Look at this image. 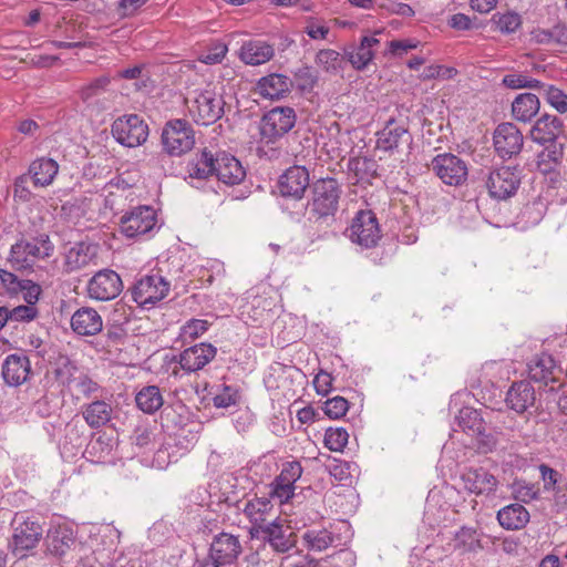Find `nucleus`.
<instances>
[{
  "mask_svg": "<svg viewBox=\"0 0 567 567\" xmlns=\"http://www.w3.org/2000/svg\"><path fill=\"white\" fill-rule=\"evenodd\" d=\"M30 370L28 357L13 353L8 355L2 364V377L8 385L19 386L28 380Z\"/></svg>",
  "mask_w": 567,
  "mask_h": 567,
  "instance_id": "5701e85b",
  "label": "nucleus"
},
{
  "mask_svg": "<svg viewBox=\"0 0 567 567\" xmlns=\"http://www.w3.org/2000/svg\"><path fill=\"white\" fill-rule=\"evenodd\" d=\"M492 21L496 24L497 30L505 34L514 33L522 25V17L514 11L497 12L492 17Z\"/></svg>",
  "mask_w": 567,
  "mask_h": 567,
  "instance_id": "49530a36",
  "label": "nucleus"
},
{
  "mask_svg": "<svg viewBox=\"0 0 567 567\" xmlns=\"http://www.w3.org/2000/svg\"><path fill=\"white\" fill-rule=\"evenodd\" d=\"M172 463V455L168 451V447L162 446L159 447L153 457V465L158 470L166 468Z\"/></svg>",
  "mask_w": 567,
  "mask_h": 567,
  "instance_id": "338daca9",
  "label": "nucleus"
},
{
  "mask_svg": "<svg viewBox=\"0 0 567 567\" xmlns=\"http://www.w3.org/2000/svg\"><path fill=\"white\" fill-rule=\"evenodd\" d=\"M493 143L499 157L511 158L522 151L524 137L513 123H502L494 131Z\"/></svg>",
  "mask_w": 567,
  "mask_h": 567,
  "instance_id": "f3484780",
  "label": "nucleus"
},
{
  "mask_svg": "<svg viewBox=\"0 0 567 567\" xmlns=\"http://www.w3.org/2000/svg\"><path fill=\"white\" fill-rule=\"evenodd\" d=\"M275 55V49L261 40L245 42L239 52L240 60L248 65H260L270 61Z\"/></svg>",
  "mask_w": 567,
  "mask_h": 567,
  "instance_id": "c756f323",
  "label": "nucleus"
},
{
  "mask_svg": "<svg viewBox=\"0 0 567 567\" xmlns=\"http://www.w3.org/2000/svg\"><path fill=\"white\" fill-rule=\"evenodd\" d=\"M241 550L239 537L223 532L213 537L208 553L216 559L217 564L226 566L234 564Z\"/></svg>",
  "mask_w": 567,
  "mask_h": 567,
  "instance_id": "6ab92c4d",
  "label": "nucleus"
},
{
  "mask_svg": "<svg viewBox=\"0 0 567 567\" xmlns=\"http://www.w3.org/2000/svg\"><path fill=\"white\" fill-rule=\"evenodd\" d=\"M539 105V100L535 94H519L512 103L513 117L519 122H529L538 113Z\"/></svg>",
  "mask_w": 567,
  "mask_h": 567,
  "instance_id": "c9c22d12",
  "label": "nucleus"
},
{
  "mask_svg": "<svg viewBox=\"0 0 567 567\" xmlns=\"http://www.w3.org/2000/svg\"><path fill=\"white\" fill-rule=\"evenodd\" d=\"M303 547L309 551H323L341 545L340 537L330 528H310L302 533Z\"/></svg>",
  "mask_w": 567,
  "mask_h": 567,
  "instance_id": "a878e982",
  "label": "nucleus"
},
{
  "mask_svg": "<svg viewBox=\"0 0 567 567\" xmlns=\"http://www.w3.org/2000/svg\"><path fill=\"white\" fill-rule=\"evenodd\" d=\"M71 327L79 336H95L102 330L103 321L95 309L83 307L73 313Z\"/></svg>",
  "mask_w": 567,
  "mask_h": 567,
  "instance_id": "bb28decb",
  "label": "nucleus"
},
{
  "mask_svg": "<svg viewBox=\"0 0 567 567\" xmlns=\"http://www.w3.org/2000/svg\"><path fill=\"white\" fill-rule=\"evenodd\" d=\"M147 0H121L120 10L123 17L132 16L140 9Z\"/></svg>",
  "mask_w": 567,
  "mask_h": 567,
  "instance_id": "774afa93",
  "label": "nucleus"
},
{
  "mask_svg": "<svg viewBox=\"0 0 567 567\" xmlns=\"http://www.w3.org/2000/svg\"><path fill=\"white\" fill-rule=\"evenodd\" d=\"M349 409L348 401L342 396H334L331 399H328L324 403V413L330 419H339L343 416Z\"/></svg>",
  "mask_w": 567,
  "mask_h": 567,
  "instance_id": "bf43d9fd",
  "label": "nucleus"
},
{
  "mask_svg": "<svg viewBox=\"0 0 567 567\" xmlns=\"http://www.w3.org/2000/svg\"><path fill=\"white\" fill-rule=\"evenodd\" d=\"M301 475L302 466L299 462L292 461L285 463L280 474L270 485V497L278 499L279 504L289 502L295 495V484Z\"/></svg>",
  "mask_w": 567,
  "mask_h": 567,
  "instance_id": "4468645a",
  "label": "nucleus"
},
{
  "mask_svg": "<svg viewBox=\"0 0 567 567\" xmlns=\"http://www.w3.org/2000/svg\"><path fill=\"white\" fill-rule=\"evenodd\" d=\"M291 85L292 82L288 76L272 73L257 82L256 91L265 99L279 100L290 91Z\"/></svg>",
  "mask_w": 567,
  "mask_h": 567,
  "instance_id": "c85d7f7f",
  "label": "nucleus"
},
{
  "mask_svg": "<svg viewBox=\"0 0 567 567\" xmlns=\"http://www.w3.org/2000/svg\"><path fill=\"white\" fill-rule=\"evenodd\" d=\"M185 103L189 116L200 125H210L224 114L225 101L216 87L210 84L189 92Z\"/></svg>",
  "mask_w": 567,
  "mask_h": 567,
  "instance_id": "f257e3e1",
  "label": "nucleus"
},
{
  "mask_svg": "<svg viewBox=\"0 0 567 567\" xmlns=\"http://www.w3.org/2000/svg\"><path fill=\"white\" fill-rule=\"evenodd\" d=\"M70 389L75 391L78 394L90 396L99 390V385L85 373H82L81 375L76 377V380H73V384L70 386Z\"/></svg>",
  "mask_w": 567,
  "mask_h": 567,
  "instance_id": "052dcab7",
  "label": "nucleus"
},
{
  "mask_svg": "<svg viewBox=\"0 0 567 567\" xmlns=\"http://www.w3.org/2000/svg\"><path fill=\"white\" fill-rule=\"evenodd\" d=\"M135 401L137 408L147 414L155 413L164 403L161 390L156 385H146L142 388L137 392Z\"/></svg>",
  "mask_w": 567,
  "mask_h": 567,
  "instance_id": "ea45409f",
  "label": "nucleus"
},
{
  "mask_svg": "<svg viewBox=\"0 0 567 567\" xmlns=\"http://www.w3.org/2000/svg\"><path fill=\"white\" fill-rule=\"evenodd\" d=\"M53 247L48 237L33 238L12 246L10 261L17 269L30 268L38 259L49 257Z\"/></svg>",
  "mask_w": 567,
  "mask_h": 567,
  "instance_id": "1a4fd4ad",
  "label": "nucleus"
},
{
  "mask_svg": "<svg viewBox=\"0 0 567 567\" xmlns=\"http://www.w3.org/2000/svg\"><path fill=\"white\" fill-rule=\"evenodd\" d=\"M38 315L35 306L21 305L10 309L11 322H29Z\"/></svg>",
  "mask_w": 567,
  "mask_h": 567,
  "instance_id": "e2e57ef3",
  "label": "nucleus"
},
{
  "mask_svg": "<svg viewBox=\"0 0 567 567\" xmlns=\"http://www.w3.org/2000/svg\"><path fill=\"white\" fill-rule=\"evenodd\" d=\"M123 290L121 277L111 269L97 271L87 282L86 291L91 299L109 301L115 299Z\"/></svg>",
  "mask_w": 567,
  "mask_h": 567,
  "instance_id": "f8f14e48",
  "label": "nucleus"
},
{
  "mask_svg": "<svg viewBox=\"0 0 567 567\" xmlns=\"http://www.w3.org/2000/svg\"><path fill=\"white\" fill-rule=\"evenodd\" d=\"M243 512L251 524L250 534L252 537H259L260 532L267 527L269 522L279 517L271 499L267 497H255L247 501Z\"/></svg>",
  "mask_w": 567,
  "mask_h": 567,
  "instance_id": "dca6fc26",
  "label": "nucleus"
},
{
  "mask_svg": "<svg viewBox=\"0 0 567 567\" xmlns=\"http://www.w3.org/2000/svg\"><path fill=\"white\" fill-rule=\"evenodd\" d=\"M457 419L458 425L464 431L471 432L472 435H481L485 431L481 414L472 408L462 409Z\"/></svg>",
  "mask_w": 567,
  "mask_h": 567,
  "instance_id": "37998d69",
  "label": "nucleus"
},
{
  "mask_svg": "<svg viewBox=\"0 0 567 567\" xmlns=\"http://www.w3.org/2000/svg\"><path fill=\"white\" fill-rule=\"evenodd\" d=\"M349 238L363 248L374 247L381 238V230L371 210H360L352 220Z\"/></svg>",
  "mask_w": 567,
  "mask_h": 567,
  "instance_id": "9d476101",
  "label": "nucleus"
},
{
  "mask_svg": "<svg viewBox=\"0 0 567 567\" xmlns=\"http://www.w3.org/2000/svg\"><path fill=\"white\" fill-rule=\"evenodd\" d=\"M210 323L204 319H190L182 328L179 337L183 342L193 341L203 336L209 328Z\"/></svg>",
  "mask_w": 567,
  "mask_h": 567,
  "instance_id": "3c124183",
  "label": "nucleus"
},
{
  "mask_svg": "<svg viewBox=\"0 0 567 567\" xmlns=\"http://www.w3.org/2000/svg\"><path fill=\"white\" fill-rule=\"evenodd\" d=\"M332 377L328 372H320L313 380V385L318 394L327 395L331 390Z\"/></svg>",
  "mask_w": 567,
  "mask_h": 567,
  "instance_id": "69168bd1",
  "label": "nucleus"
},
{
  "mask_svg": "<svg viewBox=\"0 0 567 567\" xmlns=\"http://www.w3.org/2000/svg\"><path fill=\"white\" fill-rule=\"evenodd\" d=\"M171 288V284L161 275H146L140 278L132 287L133 300L144 307L150 308L163 300Z\"/></svg>",
  "mask_w": 567,
  "mask_h": 567,
  "instance_id": "423d86ee",
  "label": "nucleus"
},
{
  "mask_svg": "<svg viewBox=\"0 0 567 567\" xmlns=\"http://www.w3.org/2000/svg\"><path fill=\"white\" fill-rule=\"evenodd\" d=\"M512 488L514 497L524 503L535 499L538 495V488L534 484L524 481L514 482Z\"/></svg>",
  "mask_w": 567,
  "mask_h": 567,
  "instance_id": "4d7b16f0",
  "label": "nucleus"
},
{
  "mask_svg": "<svg viewBox=\"0 0 567 567\" xmlns=\"http://www.w3.org/2000/svg\"><path fill=\"white\" fill-rule=\"evenodd\" d=\"M111 133L121 145L136 147L146 142L148 125L138 115L126 114L113 122Z\"/></svg>",
  "mask_w": 567,
  "mask_h": 567,
  "instance_id": "20e7f679",
  "label": "nucleus"
},
{
  "mask_svg": "<svg viewBox=\"0 0 567 567\" xmlns=\"http://www.w3.org/2000/svg\"><path fill=\"white\" fill-rule=\"evenodd\" d=\"M216 176L226 185H237L246 176L240 162L229 154H218L216 157Z\"/></svg>",
  "mask_w": 567,
  "mask_h": 567,
  "instance_id": "cd10ccee",
  "label": "nucleus"
},
{
  "mask_svg": "<svg viewBox=\"0 0 567 567\" xmlns=\"http://www.w3.org/2000/svg\"><path fill=\"white\" fill-rule=\"evenodd\" d=\"M109 84L110 78L106 75H102L91 81L89 84L84 85L80 91L82 100L87 101L94 96L100 95L102 92L105 91Z\"/></svg>",
  "mask_w": 567,
  "mask_h": 567,
  "instance_id": "13d9d810",
  "label": "nucleus"
},
{
  "mask_svg": "<svg viewBox=\"0 0 567 567\" xmlns=\"http://www.w3.org/2000/svg\"><path fill=\"white\" fill-rule=\"evenodd\" d=\"M228 52V48L223 42H214L206 51L199 55V61L205 64H217L223 61Z\"/></svg>",
  "mask_w": 567,
  "mask_h": 567,
  "instance_id": "5fc2aeb1",
  "label": "nucleus"
},
{
  "mask_svg": "<svg viewBox=\"0 0 567 567\" xmlns=\"http://www.w3.org/2000/svg\"><path fill=\"white\" fill-rule=\"evenodd\" d=\"M520 184L519 173L516 167L502 166L489 172L486 186L489 195L497 199H506L513 196Z\"/></svg>",
  "mask_w": 567,
  "mask_h": 567,
  "instance_id": "ddd939ff",
  "label": "nucleus"
},
{
  "mask_svg": "<svg viewBox=\"0 0 567 567\" xmlns=\"http://www.w3.org/2000/svg\"><path fill=\"white\" fill-rule=\"evenodd\" d=\"M42 527L34 520L16 517L13 520V534L11 549L16 557L23 558L37 547L42 538Z\"/></svg>",
  "mask_w": 567,
  "mask_h": 567,
  "instance_id": "0eeeda50",
  "label": "nucleus"
},
{
  "mask_svg": "<svg viewBox=\"0 0 567 567\" xmlns=\"http://www.w3.org/2000/svg\"><path fill=\"white\" fill-rule=\"evenodd\" d=\"M532 34L533 39L539 44L566 43L567 41L565 28L561 25H555L549 30L538 29Z\"/></svg>",
  "mask_w": 567,
  "mask_h": 567,
  "instance_id": "09e8293b",
  "label": "nucleus"
},
{
  "mask_svg": "<svg viewBox=\"0 0 567 567\" xmlns=\"http://www.w3.org/2000/svg\"><path fill=\"white\" fill-rule=\"evenodd\" d=\"M162 142L168 154L179 156L193 148L195 144L194 132L186 121H171L163 130Z\"/></svg>",
  "mask_w": 567,
  "mask_h": 567,
  "instance_id": "6e6552de",
  "label": "nucleus"
},
{
  "mask_svg": "<svg viewBox=\"0 0 567 567\" xmlns=\"http://www.w3.org/2000/svg\"><path fill=\"white\" fill-rule=\"evenodd\" d=\"M538 92H543L547 103L554 107L560 114L567 112V94H565L560 89L542 83L540 90Z\"/></svg>",
  "mask_w": 567,
  "mask_h": 567,
  "instance_id": "de8ad7c7",
  "label": "nucleus"
},
{
  "mask_svg": "<svg viewBox=\"0 0 567 567\" xmlns=\"http://www.w3.org/2000/svg\"><path fill=\"white\" fill-rule=\"evenodd\" d=\"M429 168L444 183L450 186L463 185L468 175L466 163L458 156L451 153L439 154L432 158Z\"/></svg>",
  "mask_w": 567,
  "mask_h": 567,
  "instance_id": "39448f33",
  "label": "nucleus"
},
{
  "mask_svg": "<svg viewBox=\"0 0 567 567\" xmlns=\"http://www.w3.org/2000/svg\"><path fill=\"white\" fill-rule=\"evenodd\" d=\"M503 83L505 86L513 90L534 89L539 91L543 82L536 79L528 78L527 75L524 74H507L504 76Z\"/></svg>",
  "mask_w": 567,
  "mask_h": 567,
  "instance_id": "864d4df0",
  "label": "nucleus"
},
{
  "mask_svg": "<svg viewBox=\"0 0 567 567\" xmlns=\"http://www.w3.org/2000/svg\"><path fill=\"white\" fill-rule=\"evenodd\" d=\"M535 402V390L529 382L514 383L507 392L506 403L517 413L525 412Z\"/></svg>",
  "mask_w": 567,
  "mask_h": 567,
  "instance_id": "2f4dec72",
  "label": "nucleus"
},
{
  "mask_svg": "<svg viewBox=\"0 0 567 567\" xmlns=\"http://www.w3.org/2000/svg\"><path fill=\"white\" fill-rule=\"evenodd\" d=\"M274 551L285 554L292 549L297 544V536L291 530V527L286 524V520L280 517H275L260 535Z\"/></svg>",
  "mask_w": 567,
  "mask_h": 567,
  "instance_id": "2eb2a0df",
  "label": "nucleus"
},
{
  "mask_svg": "<svg viewBox=\"0 0 567 567\" xmlns=\"http://www.w3.org/2000/svg\"><path fill=\"white\" fill-rule=\"evenodd\" d=\"M55 373L58 380L70 388L73 384V380H76V377L81 375L83 372L68 358H61L58 362Z\"/></svg>",
  "mask_w": 567,
  "mask_h": 567,
  "instance_id": "603ef678",
  "label": "nucleus"
},
{
  "mask_svg": "<svg viewBox=\"0 0 567 567\" xmlns=\"http://www.w3.org/2000/svg\"><path fill=\"white\" fill-rule=\"evenodd\" d=\"M324 559H316L310 555L286 556L281 560V567H326Z\"/></svg>",
  "mask_w": 567,
  "mask_h": 567,
  "instance_id": "6e6d98bb",
  "label": "nucleus"
},
{
  "mask_svg": "<svg viewBox=\"0 0 567 567\" xmlns=\"http://www.w3.org/2000/svg\"><path fill=\"white\" fill-rule=\"evenodd\" d=\"M315 63L322 71L337 74L343 69V56L336 50L322 49L316 54Z\"/></svg>",
  "mask_w": 567,
  "mask_h": 567,
  "instance_id": "79ce46f5",
  "label": "nucleus"
},
{
  "mask_svg": "<svg viewBox=\"0 0 567 567\" xmlns=\"http://www.w3.org/2000/svg\"><path fill=\"white\" fill-rule=\"evenodd\" d=\"M156 225V212L150 206H138L120 219V231L127 238H135L151 231Z\"/></svg>",
  "mask_w": 567,
  "mask_h": 567,
  "instance_id": "9b49d317",
  "label": "nucleus"
},
{
  "mask_svg": "<svg viewBox=\"0 0 567 567\" xmlns=\"http://www.w3.org/2000/svg\"><path fill=\"white\" fill-rule=\"evenodd\" d=\"M555 370V360L551 355L545 353L535 358L528 364L529 378L533 381L544 383L545 385H548L550 382H556V378L554 375Z\"/></svg>",
  "mask_w": 567,
  "mask_h": 567,
  "instance_id": "f704fd0d",
  "label": "nucleus"
},
{
  "mask_svg": "<svg viewBox=\"0 0 567 567\" xmlns=\"http://www.w3.org/2000/svg\"><path fill=\"white\" fill-rule=\"evenodd\" d=\"M296 112L289 106H276L266 112L259 122L260 143L274 145L285 137L295 126Z\"/></svg>",
  "mask_w": 567,
  "mask_h": 567,
  "instance_id": "7ed1b4c3",
  "label": "nucleus"
},
{
  "mask_svg": "<svg viewBox=\"0 0 567 567\" xmlns=\"http://www.w3.org/2000/svg\"><path fill=\"white\" fill-rule=\"evenodd\" d=\"M450 546L461 554L476 551L481 548L478 534L474 528L461 527L453 536Z\"/></svg>",
  "mask_w": 567,
  "mask_h": 567,
  "instance_id": "a19ab883",
  "label": "nucleus"
},
{
  "mask_svg": "<svg viewBox=\"0 0 567 567\" xmlns=\"http://www.w3.org/2000/svg\"><path fill=\"white\" fill-rule=\"evenodd\" d=\"M187 173L189 178L205 179L216 174V157L210 152L203 151L188 162Z\"/></svg>",
  "mask_w": 567,
  "mask_h": 567,
  "instance_id": "4c0bfd02",
  "label": "nucleus"
},
{
  "mask_svg": "<svg viewBox=\"0 0 567 567\" xmlns=\"http://www.w3.org/2000/svg\"><path fill=\"white\" fill-rule=\"evenodd\" d=\"M58 173V163L48 157L37 158L29 166V175L35 187H47L51 185Z\"/></svg>",
  "mask_w": 567,
  "mask_h": 567,
  "instance_id": "473e14b6",
  "label": "nucleus"
},
{
  "mask_svg": "<svg viewBox=\"0 0 567 567\" xmlns=\"http://www.w3.org/2000/svg\"><path fill=\"white\" fill-rule=\"evenodd\" d=\"M309 186V173L303 166L288 168L279 179V192L285 197L301 198Z\"/></svg>",
  "mask_w": 567,
  "mask_h": 567,
  "instance_id": "412c9836",
  "label": "nucleus"
},
{
  "mask_svg": "<svg viewBox=\"0 0 567 567\" xmlns=\"http://www.w3.org/2000/svg\"><path fill=\"white\" fill-rule=\"evenodd\" d=\"M239 392L236 388L220 384L216 386L215 392L213 393V402L216 408H229L236 405L239 401Z\"/></svg>",
  "mask_w": 567,
  "mask_h": 567,
  "instance_id": "a18cd8bd",
  "label": "nucleus"
},
{
  "mask_svg": "<svg viewBox=\"0 0 567 567\" xmlns=\"http://www.w3.org/2000/svg\"><path fill=\"white\" fill-rule=\"evenodd\" d=\"M563 121L549 114L540 116L530 128V138L540 145L553 143L563 133Z\"/></svg>",
  "mask_w": 567,
  "mask_h": 567,
  "instance_id": "b1692460",
  "label": "nucleus"
},
{
  "mask_svg": "<svg viewBox=\"0 0 567 567\" xmlns=\"http://www.w3.org/2000/svg\"><path fill=\"white\" fill-rule=\"evenodd\" d=\"M461 481L464 489L477 496H493L498 487V480L484 467L466 468Z\"/></svg>",
  "mask_w": 567,
  "mask_h": 567,
  "instance_id": "a211bd4d",
  "label": "nucleus"
},
{
  "mask_svg": "<svg viewBox=\"0 0 567 567\" xmlns=\"http://www.w3.org/2000/svg\"><path fill=\"white\" fill-rule=\"evenodd\" d=\"M217 353L210 343H199L185 349L179 354L178 363L186 372H196L205 368Z\"/></svg>",
  "mask_w": 567,
  "mask_h": 567,
  "instance_id": "aec40b11",
  "label": "nucleus"
},
{
  "mask_svg": "<svg viewBox=\"0 0 567 567\" xmlns=\"http://www.w3.org/2000/svg\"><path fill=\"white\" fill-rule=\"evenodd\" d=\"M83 417L93 429L105 425L112 416V408L104 401H94L83 408Z\"/></svg>",
  "mask_w": 567,
  "mask_h": 567,
  "instance_id": "58836bf2",
  "label": "nucleus"
},
{
  "mask_svg": "<svg viewBox=\"0 0 567 567\" xmlns=\"http://www.w3.org/2000/svg\"><path fill=\"white\" fill-rule=\"evenodd\" d=\"M380 43L375 35H365L361 38L358 45H350L344 49V56L353 69L364 70L374 58V48Z\"/></svg>",
  "mask_w": 567,
  "mask_h": 567,
  "instance_id": "4be33fe9",
  "label": "nucleus"
},
{
  "mask_svg": "<svg viewBox=\"0 0 567 567\" xmlns=\"http://www.w3.org/2000/svg\"><path fill=\"white\" fill-rule=\"evenodd\" d=\"M75 545V534L68 525L52 527L47 535V547L50 554L63 557Z\"/></svg>",
  "mask_w": 567,
  "mask_h": 567,
  "instance_id": "393cba45",
  "label": "nucleus"
},
{
  "mask_svg": "<svg viewBox=\"0 0 567 567\" xmlns=\"http://www.w3.org/2000/svg\"><path fill=\"white\" fill-rule=\"evenodd\" d=\"M419 41L414 39L392 40L388 43V51L392 55L402 56L408 51L416 49Z\"/></svg>",
  "mask_w": 567,
  "mask_h": 567,
  "instance_id": "0e129e2a",
  "label": "nucleus"
},
{
  "mask_svg": "<svg viewBox=\"0 0 567 567\" xmlns=\"http://www.w3.org/2000/svg\"><path fill=\"white\" fill-rule=\"evenodd\" d=\"M309 215L315 220L333 218L339 208L342 194L341 185L336 178L327 177L316 181L311 188Z\"/></svg>",
  "mask_w": 567,
  "mask_h": 567,
  "instance_id": "f03ea898",
  "label": "nucleus"
},
{
  "mask_svg": "<svg viewBox=\"0 0 567 567\" xmlns=\"http://www.w3.org/2000/svg\"><path fill=\"white\" fill-rule=\"evenodd\" d=\"M349 434L343 427H329L324 433V445L330 451L342 452L348 444Z\"/></svg>",
  "mask_w": 567,
  "mask_h": 567,
  "instance_id": "8fccbe9b",
  "label": "nucleus"
},
{
  "mask_svg": "<svg viewBox=\"0 0 567 567\" xmlns=\"http://www.w3.org/2000/svg\"><path fill=\"white\" fill-rule=\"evenodd\" d=\"M497 520L505 529L517 530L529 522V513L523 505L515 503L499 509Z\"/></svg>",
  "mask_w": 567,
  "mask_h": 567,
  "instance_id": "72a5a7b5",
  "label": "nucleus"
},
{
  "mask_svg": "<svg viewBox=\"0 0 567 567\" xmlns=\"http://www.w3.org/2000/svg\"><path fill=\"white\" fill-rule=\"evenodd\" d=\"M95 257V248L89 244L80 243L71 247L65 254L68 271H75L87 266Z\"/></svg>",
  "mask_w": 567,
  "mask_h": 567,
  "instance_id": "e433bc0d",
  "label": "nucleus"
},
{
  "mask_svg": "<svg viewBox=\"0 0 567 567\" xmlns=\"http://www.w3.org/2000/svg\"><path fill=\"white\" fill-rule=\"evenodd\" d=\"M411 143V135L408 130L398 125L394 120L388 121L382 131L378 133L377 146L382 151H393L400 143Z\"/></svg>",
  "mask_w": 567,
  "mask_h": 567,
  "instance_id": "7c9ffc66",
  "label": "nucleus"
},
{
  "mask_svg": "<svg viewBox=\"0 0 567 567\" xmlns=\"http://www.w3.org/2000/svg\"><path fill=\"white\" fill-rule=\"evenodd\" d=\"M112 450L113 446L111 439L101 435L87 444L85 454L91 458V461L103 463L111 455Z\"/></svg>",
  "mask_w": 567,
  "mask_h": 567,
  "instance_id": "c03bdc74",
  "label": "nucleus"
},
{
  "mask_svg": "<svg viewBox=\"0 0 567 567\" xmlns=\"http://www.w3.org/2000/svg\"><path fill=\"white\" fill-rule=\"evenodd\" d=\"M557 163L556 153L544 150L537 155L536 167L542 174H549L555 171Z\"/></svg>",
  "mask_w": 567,
  "mask_h": 567,
  "instance_id": "680f3d73",
  "label": "nucleus"
}]
</instances>
